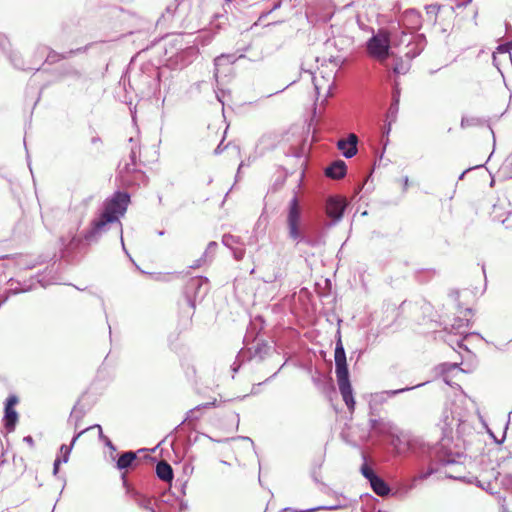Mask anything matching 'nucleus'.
Returning <instances> with one entry per match:
<instances>
[{
  "label": "nucleus",
  "instance_id": "9",
  "mask_svg": "<svg viewBox=\"0 0 512 512\" xmlns=\"http://www.w3.org/2000/svg\"><path fill=\"white\" fill-rule=\"evenodd\" d=\"M313 83L318 97L323 96L324 100H326L329 96L332 95L334 77L329 76L326 78L324 76H313Z\"/></svg>",
  "mask_w": 512,
  "mask_h": 512
},
{
  "label": "nucleus",
  "instance_id": "51",
  "mask_svg": "<svg viewBox=\"0 0 512 512\" xmlns=\"http://www.w3.org/2000/svg\"><path fill=\"white\" fill-rule=\"evenodd\" d=\"M242 167H243V163H241V164L239 165V167H238V172H237L238 174L240 173V170H241V168H242Z\"/></svg>",
  "mask_w": 512,
  "mask_h": 512
},
{
  "label": "nucleus",
  "instance_id": "17",
  "mask_svg": "<svg viewBox=\"0 0 512 512\" xmlns=\"http://www.w3.org/2000/svg\"><path fill=\"white\" fill-rule=\"evenodd\" d=\"M61 242L66 251L73 252L80 247L82 239L74 234L68 237H62Z\"/></svg>",
  "mask_w": 512,
  "mask_h": 512
},
{
  "label": "nucleus",
  "instance_id": "6",
  "mask_svg": "<svg viewBox=\"0 0 512 512\" xmlns=\"http://www.w3.org/2000/svg\"><path fill=\"white\" fill-rule=\"evenodd\" d=\"M370 426L376 434L390 437V443L394 447L395 452H400L398 444L396 443V440H400L399 429L392 422L384 419H371Z\"/></svg>",
  "mask_w": 512,
  "mask_h": 512
},
{
  "label": "nucleus",
  "instance_id": "43",
  "mask_svg": "<svg viewBox=\"0 0 512 512\" xmlns=\"http://www.w3.org/2000/svg\"><path fill=\"white\" fill-rule=\"evenodd\" d=\"M505 28H506V34L510 35L512 33L511 25L509 23H506Z\"/></svg>",
  "mask_w": 512,
  "mask_h": 512
},
{
  "label": "nucleus",
  "instance_id": "33",
  "mask_svg": "<svg viewBox=\"0 0 512 512\" xmlns=\"http://www.w3.org/2000/svg\"><path fill=\"white\" fill-rule=\"evenodd\" d=\"M81 413H78L77 410L74 408L70 414V421H72L73 419H75V425L77 424V422L80 420L81 418Z\"/></svg>",
  "mask_w": 512,
  "mask_h": 512
},
{
  "label": "nucleus",
  "instance_id": "41",
  "mask_svg": "<svg viewBox=\"0 0 512 512\" xmlns=\"http://www.w3.org/2000/svg\"><path fill=\"white\" fill-rule=\"evenodd\" d=\"M82 51H86V47L78 48V49H76V50H70V51L68 52V54H69V55H72V54H74V53L82 52Z\"/></svg>",
  "mask_w": 512,
  "mask_h": 512
},
{
  "label": "nucleus",
  "instance_id": "8",
  "mask_svg": "<svg viewBox=\"0 0 512 512\" xmlns=\"http://www.w3.org/2000/svg\"><path fill=\"white\" fill-rule=\"evenodd\" d=\"M407 41V51L405 55L412 59L419 55L421 51L424 49V38L422 35H409L405 32H402L400 43H404Z\"/></svg>",
  "mask_w": 512,
  "mask_h": 512
},
{
  "label": "nucleus",
  "instance_id": "40",
  "mask_svg": "<svg viewBox=\"0 0 512 512\" xmlns=\"http://www.w3.org/2000/svg\"><path fill=\"white\" fill-rule=\"evenodd\" d=\"M399 434H400V440H396V443L398 444V447H399V450H400V452L398 454L402 453V451H403V449L401 447V445H402V432L400 430H399Z\"/></svg>",
  "mask_w": 512,
  "mask_h": 512
},
{
  "label": "nucleus",
  "instance_id": "11",
  "mask_svg": "<svg viewBox=\"0 0 512 512\" xmlns=\"http://www.w3.org/2000/svg\"><path fill=\"white\" fill-rule=\"evenodd\" d=\"M285 276L284 269L279 263H274L264 267L262 280L265 283H280Z\"/></svg>",
  "mask_w": 512,
  "mask_h": 512
},
{
  "label": "nucleus",
  "instance_id": "38",
  "mask_svg": "<svg viewBox=\"0 0 512 512\" xmlns=\"http://www.w3.org/2000/svg\"><path fill=\"white\" fill-rule=\"evenodd\" d=\"M226 56H229V58H226L227 64H233L237 60L235 54H226Z\"/></svg>",
  "mask_w": 512,
  "mask_h": 512
},
{
  "label": "nucleus",
  "instance_id": "5",
  "mask_svg": "<svg viewBox=\"0 0 512 512\" xmlns=\"http://www.w3.org/2000/svg\"><path fill=\"white\" fill-rule=\"evenodd\" d=\"M390 48V35L387 30H379L377 34L373 35L367 42V50L369 54L384 61L389 56Z\"/></svg>",
  "mask_w": 512,
  "mask_h": 512
},
{
  "label": "nucleus",
  "instance_id": "31",
  "mask_svg": "<svg viewBox=\"0 0 512 512\" xmlns=\"http://www.w3.org/2000/svg\"><path fill=\"white\" fill-rule=\"evenodd\" d=\"M421 384H419L420 386ZM416 387H418V385H416ZM415 388V386H414ZM413 389V387H406V388H402V389H397V390H391V391H387L386 393L389 394V395H397L399 393H402V392H405V391H408V390H411Z\"/></svg>",
  "mask_w": 512,
  "mask_h": 512
},
{
  "label": "nucleus",
  "instance_id": "50",
  "mask_svg": "<svg viewBox=\"0 0 512 512\" xmlns=\"http://www.w3.org/2000/svg\"><path fill=\"white\" fill-rule=\"evenodd\" d=\"M499 473L498 472H493V477L495 479V481H497V477H498Z\"/></svg>",
  "mask_w": 512,
  "mask_h": 512
},
{
  "label": "nucleus",
  "instance_id": "12",
  "mask_svg": "<svg viewBox=\"0 0 512 512\" xmlns=\"http://www.w3.org/2000/svg\"><path fill=\"white\" fill-rule=\"evenodd\" d=\"M358 137L356 134H349L347 139H340L337 142V148L342 151L346 158H352L357 153Z\"/></svg>",
  "mask_w": 512,
  "mask_h": 512
},
{
  "label": "nucleus",
  "instance_id": "26",
  "mask_svg": "<svg viewBox=\"0 0 512 512\" xmlns=\"http://www.w3.org/2000/svg\"><path fill=\"white\" fill-rule=\"evenodd\" d=\"M398 104H399V96L395 94L393 97V102L389 108V113L396 114L398 111Z\"/></svg>",
  "mask_w": 512,
  "mask_h": 512
},
{
  "label": "nucleus",
  "instance_id": "2",
  "mask_svg": "<svg viewBox=\"0 0 512 512\" xmlns=\"http://www.w3.org/2000/svg\"><path fill=\"white\" fill-rule=\"evenodd\" d=\"M450 440L443 439L431 451L432 462L426 471H421L417 479L425 480L434 473L439 472L438 466H452L453 470L444 472L445 476L452 479H460L459 475L464 469L462 463L458 459L461 458L459 453H453L448 449Z\"/></svg>",
  "mask_w": 512,
  "mask_h": 512
},
{
  "label": "nucleus",
  "instance_id": "3",
  "mask_svg": "<svg viewBox=\"0 0 512 512\" xmlns=\"http://www.w3.org/2000/svg\"><path fill=\"white\" fill-rule=\"evenodd\" d=\"M335 373L337 377L339 391L343 397V400L347 405L348 409L350 411H353L355 401L352 394V387L349 381L346 354L340 338L337 341L335 347Z\"/></svg>",
  "mask_w": 512,
  "mask_h": 512
},
{
  "label": "nucleus",
  "instance_id": "53",
  "mask_svg": "<svg viewBox=\"0 0 512 512\" xmlns=\"http://www.w3.org/2000/svg\"><path fill=\"white\" fill-rule=\"evenodd\" d=\"M464 174H465V172H463V173L460 175L459 179H462V178L464 177Z\"/></svg>",
  "mask_w": 512,
  "mask_h": 512
},
{
  "label": "nucleus",
  "instance_id": "48",
  "mask_svg": "<svg viewBox=\"0 0 512 512\" xmlns=\"http://www.w3.org/2000/svg\"><path fill=\"white\" fill-rule=\"evenodd\" d=\"M457 347L465 348L464 345H463V339H461L460 341L457 342Z\"/></svg>",
  "mask_w": 512,
  "mask_h": 512
},
{
  "label": "nucleus",
  "instance_id": "27",
  "mask_svg": "<svg viewBox=\"0 0 512 512\" xmlns=\"http://www.w3.org/2000/svg\"><path fill=\"white\" fill-rule=\"evenodd\" d=\"M217 243L212 241L207 245V248L203 254V258L206 257L208 254H214L217 248Z\"/></svg>",
  "mask_w": 512,
  "mask_h": 512
},
{
  "label": "nucleus",
  "instance_id": "20",
  "mask_svg": "<svg viewBox=\"0 0 512 512\" xmlns=\"http://www.w3.org/2000/svg\"><path fill=\"white\" fill-rule=\"evenodd\" d=\"M135 459L136 454L134 452H125L119 457L117 461V468L120 470L126 469L132 465Z\"/></svg>",
  "mask_w": 512,
  "mask_h": 512
},
{
  "label": "nucleus",
  "instance_id": "16",
  "mask_svg": "<svg viewBox=\"0 0 512 512\" xmlns=\"http://www.w3.org/2000/svg\"><path fill=\"white\" fill-rule=\"evenodd\" d=\"M137 156H138L137 145L134 144L131 147L130 163H125L123 166L119 167V172H120L121 175H123L124 173L129 174V173H132V172L136 171L135 165H136Z\"/></svg>",
  "mask_w": 512,
  "mask_h": 512
},
{
  "label": "nucleus",
  "instance_id": "37",
  "mask_svg": "<svg viewBox=\"0 0 512 512\" xmlns=\"http://www.w3.org/2000/svg\"><path fill=\"white\" fill-rule=\"evenodd\" d=\"M471 2H472V0H465V1L458 2V3L456 4V8H457V9L464 8V7H466L468 4H470Z\"/></svg>",
  "mask_w": 512,
  "mask_h": 512
},
{
  "label": "nucleus",
  "instance_id": "46",
  "mask_svg": "<svg viewBox=\"0 0 512 512\" xmlns=\"http://www.w3.org/2000/svg\"><path fill=\"white\" fill-rule=\"evenodd\" d=\"M24 440H25L27 443H29V444H32V443H33V439H32V437H31V436H27V437H25V438H24Z\"/></svg>",
  "mask_w": 512,
  "mask_h": 512
},
{
  "label": "nucleus",
  "instance_id": "39",
  "mask_svg": "<svg viewBox=\"0 0 512 512\" xmlns=\"http://www.w3.org/2000/svg\"><path fill=\"white\" fill-rule=\"evenodd\" d=\"M318 509H329V510H332V509H334V507L311 508V509H308V510H301V511H294V512H313V511H316Z\"/></svg>",
  "mask_w": 512,
  "mask_h": 512
},
{
  "label": "nucleus",
  "instance_id": "24",
  "mask_svg": "<svg viewBox=\"0 0 512 512\" xmlns=\"http://www.w3.org/2000/svg\"><path fill=\"white\" fill-rule=\"evenodd\" d=\"M222 243L228 247V248H231L233 249V245L238 243V239L233 236V235H230V234H225L223 237H222Z\"/></svg>",
  "mask_w": 512,
  "mask_h": 512
},
{
  "label": "nucleus",
  "instance_id": "35",
  "mask_svg": "<svg viewBox=\"0 0 512 512\" xmlns=\"http://www.w3.org/2000/svg\"><path fill=\"white\" fill-rule=\"evenodd\" d=\"M62 459L61 458H57L55 461H54V467H53V474L56 475L58 473V470H59V465L62 463Z\"/></svg>",
  "mask_w": 512,
  "mask_h": 512
},
{
  "label": "nucleus",
  "instance_id": "36",
  "mask_svg": "<svg viewBox=\"0 0 512 512\" xmlns=\"http://www.w3.org/2000/svg\"><path fill=\"white\" fill-rule=\"evenodd\" d=\"M102 442L105 444V446H107L112 451L116 450V447L113 445V443L111 442V440L108 437L105 438Z\"/></svg>",
  "mask_w": 512,
  "mask_h": 512
},
{
  "label": "nucleus",
  "instance_id": "25",
  "mask_svg": "<svg viewBox=\"0 0 512 512\" xmlns=\"http://www.w3.org/2000/svg\"><path fill=\"white\" fill-rule=\"evenodd\" d=\"M393 71L396 74H405L408 71V66L402 61L396 62L395 66L393 67Z\"/></svg>",
  "mask_w": 512,
  "mask_h": 512
},
{
  "label": "nucleus",
  "instance_id": "15",
  "mask_svg": "<svg viewBox=\"0 0 512 512\" xmlns=\"http://www.w3.org/2000/svg\"><path fill=\"white\" fill-rule=\"evenodd\" d=\"M156 474L161 480L166 482L173 479L172 467L165 461H161L156 465Z\"/></svg>",
  "mask_w": 512,
  "mask_h": 512
},
{
  "label": "nucleus",
  "instance_id": "1",
  "mask_svg": "<svg viewBox=\"0 0 512 512\" xmlns=\"http://www.w3.org/2000/svg\"><path fill=\"white\" fill-rule=\"evenodd\" d=\"M130 202V196L124 192H116L103 205V211L91 223V228L84 234V240L88 243L97 242L103 233L108 230V225L118 226L122 247L125 250L123 241L122 224L119 217L123 216Z\"/></svg>",
  "mask_w": 512,
  "mask_h": 512
},
{
  "label": "nucleus",
  "instance_id": "42",
  "mask_svg": "<svg viewBox=\"0 0 512 512\" xmlns=\"http://www.w3.org/2000/svg\"><path fill=\"white\" fill-rule=\"evenodd\" d=\"M222 151H223V148H222V142H221V143L216 147V149L214 150V153H215L216 155H218V154L222 153Z\"/></svg>",
  "mask_w": 512,
  "mask_h": 512
},
{
  "label": "nucleus",
  "instance_id": "18",
  "mask_svg": "<svg viewBox=\"0 0 512 512\" xmlns=\"http://www.w3.org/2000/svg\"><path fill=\"white\" fill-rule=\"evenodd\" d=\"M212 405H214V403H205L202 405H198L193 409H190L186 414L184 422H188L190 424L197 421L200 418L199 412L203 409L211 407Z\"/></svg>",
  "mask_w": 512,
  "mask_h": 512
},
{
  "label": "nucleus",
  "instance_id": "14",
  "mask_svg": "<svg viewBox=\"0 0 512 512\" xmlns=\"http://www.w3.org/2000/svg\"><path fill=\"white\" fill-rule=\"evenodd\" d=\"M127 493L138 504L139 507L146 509L149 512H155L153 507V500L151 498L146 497L133 490H128Z\"/></svg>",
  "mask_w": 512,
  "mask_h": 512
},
{
  "label": "nucleus",
  "instance_id": "19",
  "mask_svg": "<svg viewBox=\"0 0 512 512\" xmlns=\"http://www.w3.org/2000/svg\"><path fill=\"white\" fill-rule=\"evenodd\" d=\"M18 415L17 412L13 409V407H5V427L7 430L12 431L15 428V424L17 422Z\"/></svg>",
  "mask_w": 512,
  "mask_h": 512
},
{
  "label": "nucleus",
  "instance_id": "28",
  "mask_svg": "<svg viewBox=\"0 0 512 512\" xmlns=\"http://www.w3.org/2000/svg\"><path fill=\"white\" fill-rule=\"evenodd\" d=\"M72 446H73L72 444L70 447H68L66 445L61 446L60 451L64 454V456L62 458L63 463H66L68 461V457H69Z\"/></svg>",
  "mask_w": 512,
  "mask_h": 512
},
{
  "label": "nucleus",
  "instance_id": "4",
  "mask_svg": "<svg viewBox=\"0 0 512 512\" xmlns=\"http://www.w3.org/2000/svg\"><path fill=\"white\" fill-rule=\"evenodd\" d=\"M286 226L288 237L297 244L304 241V221L302 215V208L299 204L297 197H293L287 209Z\"/></svg>",
  "mask_w": 512,
  "mask_h": 512
},
{
  "label": "nucleus",
  "instance_id": "47",
  "mask_svg": "<svg viewBox=\"0 0 512 512\" xmlns=\"http://www.w3.org/2000/svg\"><path fill=\"white\" fill-rule=\"evenodd\" d=\"M408 182H409V179H408V177L406 176V177L404 178V189H405V190H406V189H407V187H408Z\"/></svg>",
  "mask_w": 512,
  "mask_h": 512
},
{
  "label": "nucleus",
  "instance_id": "49",
  "mask_svg": "<svg viewBox=\"0 0 512 512\" xmlns=\"http://www.w3.org/2000/svg\"><path fill=\"white\" fill-rule=\"evenodd\" d=\"M241 439L248 441L250 444H253V441L249 437H242Z\"/></svg>",
  "mask_w": 512,
  "mask_h": 512
},
{
  "label": "nucleus",
  "instance_id": "21",
  "mask_svg": "<svg viewBox=\"0 0 512 512\" xmlns=\"http://www.w3.org/2000/svg\"><path fill=\"white\" fill-rule=\"evenodd\" d=\"M486 121L482 118L475 117V116H464L461 119V127L462 128H468V127H474V126H483L485 125Z\"/></svg>",
  "mask_w": 512,
  "mask_h": 512
},
{
  "label": "nucleus",
  "instance_id": "30",
  "mask_svg": "<svg viewBox=\"0 0 512 512\" xmlns=\"http://www.w3.org/2000/svg\"><path fill=\"white\" fill-rule=\"evenodd\" d=\"M203 280L201 278L191 279L189 286L192 288L200 289L202 287Z\"/></svg>",
  "mask_w": 512,
  "mask_h": 512
},
{
  "label": "nucleus",
  "instance_id": "10",
  "mask_svg": "<svg viewBox=\"0 0 512 512\" xmlns=\"http://www.w3.org/2000/svg\"><path fill=\"white\" fill-rule=\"evenodd\" d=\"M346 207L344 199L339 197H330L326 202V213L335 222L339 221Z\"/></svg>",
  "mask_w": 512,
  "mask_h": 512
},
{
  "label": "nucleus",
  "instance_id": "13",
  "mask_svg": "<svg viewBox=\"0 0 512 512\" xmlns=\"http://www.w3.org/2000/svg\"><path fill=\"white\" fill-rule=\"evenodd\" d=\"M346 170L347 167L345 162L337 160L325 169V174L327 177L332 179H341L346 175Z\"/></svg>",
  "mask_w": 512,
  "mask_h": 512
},
{
  "label": "nucleus",
  "instance_id": "22",
  "mask_svg": "<svg viewBox=\"0 0 512 512\" xmlns=\"http://www.w3.org/2000/svg\"><path fill=\"white\" fill-rule=\"evenodd\" d=\"M226 58H229V56H226V54H221L220 56H218L214 59V66H215L214 77L215 78L218 77L220 67L227 64Z\"/></svg>",
  "mask_w": 512,
  "mask_h": 512
},
{
  "label": "nucleus",
  "instance_id": "52",
  "mask_svg": "<svg viewBox=\"0 0 512 512\" xmlns=\"http://www.w3.org/2000/svg\"><path fill=\"white\" fill-rule=\"evenodd\" d=\"M510 49H512V41L508 43Z\"/></svg>",
  "mask_w": 512,
  "mask_h": 512
},
{
  "label": "nucleus",
  "instance_id": "34",
  "mask_svg": "<svg viewBox=\"0 0 512 512\" xmlns=\"http://www.w3.org/2000/svg\"><path fill=\"white\" fill-rule=\"evenodd\" d=\"M505 168L508 169L509 173L512 175V154L506 159Z\"/></svg>",
  "mask_w": 512,
  "mask_h": 512
},
{
  "label": "nucleus",
  "instance_id": "45",
  "mask_svg": "<svg viewBox=\"0 0 512 512\" xmlns=\"http://www.w3.org/2000/svg\"><path fill=\"white\" fill-rule=\"evenodd\" d=\"M202 261H204L203 258L197 260L196 263L192 267H200Z\"/></svg>",
  "mask_w": 512,
  "mask_h": 512
},
{
  "label": "nucleus",
  "instance_id": "44",
  "mask_svg": "<svg viewBox=\"0 0 512 512\" xmlns=\"http://www.w3.org/2000/svg\"><path fill=\"white\" fill-rule=\"evenodd\" d=\"M232 1H233V0H225V2H224V9H225V11H226V12H227L226 7H229V6H230V4L232 3Z\"/></svg>",
  "mask_w": 512,
  "mask_h": 512
},
{
  "label": "nucleus",
  "instance_id": "23",
  "mask_svg": "<svg viewBox=\"0 0 512 512\" xmlns=\"http://www.w3.org/2000/svg\"><path fill=\"white\" fill-rule=\"evenodd\" d=\"M93 428H97V429H98V432H99V438H100V440H101V441H103L105 438H107V436H105V435L103 434L102 427H101L100 425H98V424H95V425L90 426V427H88V428H86V429H83V430H82V431H80L77 435H75V436L73 437V439H72V445H74V444H75L76 440H77V439H78V438H79L83 433H85L87 430H89V429H93Z\"/></svg>",
  "mask_w": 512,
  "mask_h": 512
},
{
  "label": "nucleus",
  "instance_id": "54",
  "mask_svg": "<svg viewBox=\"0 0 512 512\" xmlns=\"http://www.w3.org/2000/svg\"><path fill=\"white\" fill-rule=\"evenodd\" d=\"M238 367H233V371L236 372Z\"/></svg>",
  "mask_w": 512,
  "mask_h": 512
},
{
  "label": "nucleus",
  "instance_id": "29",
  "mask_svg": "<svg viewBox=\"0 0 512 512\" xmlns=\"http://www.w3.org/2000/svg\"><path fill=\"white\" fill-rule=\"evenodd\" d=\"M233 256L237 261H240L244 258L245 250L243 248H233Z\"/></svg>",
  "mask_w": 512,
  "mask_h": 512
},
{
  "label": "nucleus",
  "instance_id": "7",
  "mask_svg": "<svg viewBox=\"0 0 512 512\" xmlns=\"http://www.w3.org/2000/svg\"><path fill=\"white\" fill-rule=\"evenodd\" d=\"M361 474L369 481L372 490L379 496H386L390 492L389 486L383 479L377 476L367 463L360 468Z\"/></svg>",
  "mask_w": 512,
  "mask_h": 512
},
{
  "label": "nucleus",
  "instance_id": "32",
  "mask_svg": "<svg viewBox=\"0 0 512 512\" xmlns=\"http://www.w3.org/2000/svg\"><path fill=\"white\" fill-rule=\"evenodd\" d=\"M18 402V398L14 395L8 397L5 407H13Z\"/></svg>",
  "mask_w": 512,
  "mask_h": 512
}]
</instances>
